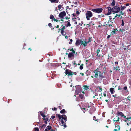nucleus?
Here are the masks:
<instances>
[{
    "mask_svg": "<svg viewBox=\"0 0 131 131\" xmlns=\"http://www.w3.org/2000/svg\"><path fill=\"white\" fill-rule=\"evenodd\" d=\"M80 13L78 10H77L76 11V14H77L78 15H79L80 14Z\"/></svg>",
    "mask_w": 131,
    "mask_h": 131,
    "instance_id": "obj_41",
    "label": "nucleus"
},
{
    "mask_svg": "<svg viewBox=\"0 0 131 131\" xmlns=\"http://www.w3.org/2000/svg\"><path fill=\"white\" fill-rule=\"evenodd\" d=\"M68 57L69 58H72L73 59L74 58V53L70 52L69 53L68 56Z\"/></svg>",
    "mask_w": 131,
    "mask_h": 131,
    "instance_id": "obj_11",
    "label": "nucleus"
},
{
    "mask_svg": "<svg viewBox=\"0 0 131 131\" xmlns=\"http://www.w3.org/2000/svg\"><path fill=\"white\" fill-rule=\"evenodd\" d=\"M87 42H84V43L83 40L82 41V43L81 44V45H83L84 47H85L87 46Z\"/></svg>",
    "mask_w": 131,
    "mask_h": 131,
    "instance_id": "obj_22",
    "label": "nucleus"
},
{
    "mask_svg": "<svg viewBox=\"0 0 131 131\" xmlns=\"http://www.w3.org/2000/svg\"><path fill=\"white\" fill-rule=\"evenodd\" d=\"M92 38V37H89L88 38V41H89V42H90L91 41V39Z\"/></svg>",
    "mask_w": 131,
    "mask_h": 131,
    "instance_id": "obj_48",
    "label": "nucleus"
},
{
    "mask_svg": "<svg viewBox=\"0 0 131 131\" xmlns=\"http://www.w3.org/2000/svg\"><path fill=\"white\" fill-rule=\"evenodd\" d=\"M131 119V117H127V118H126L125 120H124V121L126 122H128L129 121V119Z\"/></svg>",
    "mask_w": 131,
    "mask_h": 131,
    "instance_id": "obj_25",
    "label": "nucleus"
},
{
    "mask_svg": "<svg viewBox=\"0 0 131 131\" xmlns=\"http://www.w3.org/2000/svg\"><path fill=\"white\" fill-rule=\"evenodd\" d=\"M110 36H111L110 35H108L107 37V38L108 39V38H110Z\"/></svg>",
    "mask_w": 131,
    "mask_h": 131,
    "instance_id": "obj_63",
    "label": "nucleus"
},
{
    "mask_svg": "<svg viewBox=\"0 0 131 131\" xmlns=\"http://www.w3.org/2000/svg\"><path fill=\"white\" fill-rule=\"evenodd\" d=\"M127 86H125V87H124L123 89L124 90H127Z\"/></svg>",
    "mask_w": 131,
    "mask_h": 131,
    "instance_id": "obj_55",
    "label": "nucleus"
},
{
    "mask_svg": "<svg viewBox=\"0 0 131 131\" xmlns=\"http://www.w3.org/2000/svg\"><path fill=\"white\" fill-rule=\"evenodd\" d=\"M49 1L51 2L52 3H58L59 1V0H49Z\"/></svg>",
    "mask_w": 131,
    "mask_h": 131,
    "instance_id": "obj_16",
    "label": "nucleus"
},
{
    "mask_svg": "<svg viewBox=\"0 0 131 131\" xmlns=\"http://www.w3.org/2000/svg\"><path fill=\"white\" fill-rule=\"evenodd\" d=\"M60 121L61 122V123L62 124H64V121L63 119H60Z\"/></svg>",
    "mask_w": 131,
    "mask_h": 131,
    "instance_id": "obj_51",
    "label": "nucleus"
},
{
    "mask_svg": "<svg viewBox=\"0 0 131 131\" xmlns=\"http://www.w3.org/2000/svg\"><path fill=\"white\" fill-rule=\"evenodd\" d=\"M70 41L69 42V43L70 44H72V41L73 40L72 39H70Z\"/></svg>",
    "mask_w": 131,
    "mask_h": 131,
    "instance_id": "obj_47",
    "label": "nucleus"
},
{
    "mask_svg": "<svg viewBox=\"0 0 131 131\" xmlns=\"http://www.w3.org/2000/svg\"><path fill=\"white\" fill-rule=\"evenodd\" d=\"M120 118L117 116H116L113 119V121L114 122H119V121Z\"/></svg>",
    "mask_w": 131,
    "mask_h": 131,
    "instance_id": "obj_12",
    "label": "nucleus"
},
{
    "mask_svg": "<svg viewBox=\"0 0 131 131\" xmlns=\"http://www.w3.org/2000/svg\"><path fill=\"white\" fill-rule=\"evenodd\" d=\"M64 23H67V24L66 25V26L67 27H68V26L70 27L71 26V24L70 23V22H69V21H65Z\"/></svg>",
    "mask_w": 131,
    "mask_h": 131,
    "instance_id": "obj_24",
    "label": "nucleus"
},
{
    "mask_svg": "<svg viewBox=\"0 0 131 131\" xmlns=\"http://www.w3.org/2000/svg\"><path fill=\"white\" fill-rule=\"evenodd\" d=\"M117 114L118 116H121L122 117L124 116V114L121 112H118Z\"/></svg>",
    "mask_w": 131,
    "mask_h": 131,
    "instance_id": "obj_15",
    "label": "nucleus"
},
{
    "mask_svg": "<svg viewBox=\"0 0 131 131\" xmlns=\"http://www.w3.org/2000/svg\"><path fill=\"white\" fill-rule=\"evenodd\" d=\"M118 90H122V89L121 88H120V86H119L118 87Z\"/></svg>",
    "mask_w": 131,
    "mask_h": 131,
    "instance_id": "obj_59",
    "label": "nucleus"
},
{
    "mask_svg": "<svg viewBox=\"0 0 131 131\" xmlns=\"http://www.w3.org/2000/svg\"><path fill=\"white\" fill-rule=\"evenodd\" d=\"M65 73L66 75H68L69 76H72L74 74V73L72 72L68 69L66 70Z\"/></svg>",
    "mask_w": 131,
    "mask_h": 131,
    "instance_id": "obj_6",
    "label": "nucleus"
},
{
    "mask_svg": "<svg viewBox=\"0 0 131 131\" xmlns=\"http://www.w3.org/2000/svg\"><path fill=\"white\" fill-rule=\"evenodd\" d=\"M120 8L118 6H114L112 8L113 10V13H117L120 11Z\"/></svg>",
    "mask_w": 131,
    "mask_h": 131,
    "instance_id": "obj_3",
    "label": "nucleus"
},
{
    "mask_svg": "<svg viewBox=\"0 0 131 131\" xmlns=\"http://www.w3.org/2000/svg\"><path fill=\"white\" fill-rule=\"evenodd\" d=\"M47 128L49 130H50L51 128V126L49 125L47 126Z\"/></svg>",
    "mask_w": 131,
    "mask_h": 131,
    "instance_id": "obj_33",
    "label": "nucleus"
},
{
    "mask_svg": "<svg viewBox=\"0 0 131 131\" xmlns=\"http://www.w3.org/2000/svg\"><path fill=\"white\" fill-rule=\"evenodd\" d=\"M52 110L53 111H56L57 110V108L54 107L53 108H52Z\"/></svg>",
    "mask_w": 131,
    "mask_h": 131,
    "instance_id": "obj_50",
    "label": "nucleus"
},
{
    "mask_svg": "<svg viewBox=\"0 0 131 131\" xmlns=\"http://www.w3.org/2000/svg\"><path fill=\"white\" fill-rule=\"evenodd\" d=\"M56 115L57 116L59 119L60 120L62 118L64 120L65 122L67 121V117L66 115H60L58 114H56Z\"/></svg>",
    "mask_w": 131,
    "mask_h": 131,
    "instance_id": "obj_4",
    "label": "nucleus"
},
{
    "mask_svg": "<svg viewBox=\"0 0 131 131\" xmlns=\"http://www.w3.org/2000/svg\"><path fill=\"white\" fill-rule=\"evenodd\" d=\"M126 8V7L125 6H121V10H123L124 9Z\"/></svg>",
    "mask_w": 131,
    "mask_h": 131,
    "instance_id": "obj_32",
    "label": "nucleus"
},
{
    "mask_svg": "<svg viewBox=\"0 0 131 131\" xmlns=\"http://www.w3.org/2000/svg\"><path fill=\"white\" fill-rule=\"evenodd\" d=\"M91 10L94 12L97 13H100L102 12L103 9L102 8H101L93 9H91Z\"/></svg>",
    "mask_w": 131,
    "mask_h": 131,
    "instance_id": "obj_2",
    "label": "nucleus"
},
{
    "mask_svg": "<svg viewBox=\"0 0 131 131\" xmlns=\"http://www.w3.org/2000/svg\"><path fill=\"white\" fill-rule=\"evenodd\" d=\"M124 31V30L123 29H120L119 30V31H121V32H122Z\"/></svg>",
    "mask_w": 131,
    "mask_h": 131,
    "instance_id": "obj_56",
    "label": "nucleus"
},
{
    "mask_svg": "<svg viewBox=\"0 0 131 131\" xmlns=\"http://www.w3.org/2000/svg\"><path fill=\"white\" fill-rule=\"evenodd\" d=\"M65 26H63V27L61 28V29L64 30V29H65Z\"/></svg>",
    "mask_w": 131,
    "mask_h": 131,
    "instance_id": "obj_57",
    "label": "nucleus"
},
{
    "mask_svg": "<svg viewBox=\"0 0 131 131\" xmlns=\"http://www.w3.org/2000/svg\"><path fill=\"white\" fill-rule=\"evenodd\" d=\"M116 30H117V29L116 28L114 29L111 32L112 35H113L116 34L115 32Z\"/></svg>",
    "mask_w": 131,
    "mask_h": 131,
    "instance_id": "obj_26",
    "label": "nucleus"
},
{
    "mask_svg": "<svg viewBox=\"0 0 131 131\" xmlns=\"http://www.w3.org/2000/svg\"><path fill=\"white\" fill-rule=\"evenodd\" d=\"M66 15V13L64 11L60 12L58 16L60 18H62Z\"/></svg>",
    "mask_w": 131,
    "mask_h": 131,
    "instance_id": "obj_8",
    "label": "nucleus"
},
{
    "mask_svg": "<svg viewBox=\"0 0 131 131\" xmlns=\"http://www.w3.org/2000/svg\"><path fill=\"white\" fill-rule=\"evenodd\" d=\"M127 99L129 101H130L131 99V97L129 96L127 97Z\"/></svg>",
    "mask_w": 131,
    "mask_h": 131,
    "instance_id": "obj_46",
    "label": "nucleus"
},
{
    "mask_svg": "<svg viewBox=\"0 0 131 131\" xmlns=\"http://www.w3.org/2000/svg\"><path fill=\"white\" fill-rule=\"evenodd\" d=\"M48 115H47V116L46 117H44L43 118V121H44V123L46 124H47V121L49 119V117H47Z\"/></svg>",
    "mask_w": 131,
    "mask_h": 131,
    "instance_id": "obj_14",
    "label": "nucleus"
},
{
    "mask_svg": "<svg viewBox=\"0 0 131 131\" xmlns=\"http://www.w3.org/2000/svg\"><path fill=\"white\" fill-rule=\"evenodd\" d=\"M34 129L35 131H39V128L37 127H35Z\"/></svg>",
    "mask_w": 131,
    "mask_h": 131,
    "instance_id": "obj_42",
    "label": "nucleus"
},
{
    "mask_svg": "<svg viewBox=\"0 0 131 131\" xmlns=\"http://www.w3.org/2000/svg\"><path fill=\"white\" fill-rule=\"evenodd\" d=\"M104 16V15L103 14H101V15H98L97 17L98 18H101L102 17H103Z\"/></svg>",
    "mask_w": 131,
    "mask_h": 131,
    "instance_id": "obj_35",
    "label": "nucleus"
},
{
    "mask_svg": "<svg viewBox=\"0 0 131 131\" xmlns=\"http://www.w3.org/2000/svg\"><path fill=\"white\" fill-rule=\"evenodd\" d=\"M46 126V125L45 124H43L41 127V129H43V128H45Z\"/></svg>",
    "mask_w": 131,
    "mask_h": 131,
    "instance_id": "obj_37",
    "label": "nucleus"
},
{
    "mask_svg": "<svg viewBox=\"0 0 131 131\" xmlns=\"http://www.w3.org/2000/svg\"><path fill=\"white\" fill-rule=\"evenodd\" d=\"M70 50L71 51H72V53H75V51L73 49V48H72L71 49H70Z\"/></svg>",
    "mask_w": 131,
    "mask_h": 131,
    "instance_id": "obj_40",
    "label": "nucleus"
},
{
    "mask_svg": "<svg viewBox=\"0 0 131 131\" xmlns=\"http://www.w3.org/2000/svg\"><path fill=\"white\" fill-rule=\"evenodd\" d=\"M54 20L57 22L58 21H59V22L60 23V20H58L55 18L54 19Z\"/></svg>",
    "mask_w": 131,
    "mask_h": 131,
    "instance_id": "obj_53",
    "label": "nucleus"
},
{
    "mask_svg": "<svg viewBox=\"0 0 131 131\" xmlns=\"http://www.w3.org/2000/svg\"><path fill=\"white\" fill-rule=\"evenodd\" d=\"M99 69L97 68L93 72V73H95L94 77L96 78L98 77L99 75V74L100 73V71H99Z\"/></svg>",
    "mask_w": 131,
    "mask_h": 131,
    "instance_id": "obj_5",
    "label": "nucleus"
},
{
    "mask_svg": "<svg viewBox=\"0 0 131 131\" xmlns=\"http://www.w3.org/2000/svg\"><path fill=\"white\" fill-rule=\"evenodd\" d=\"M84 89L85 90H87V89H88V86L86 85H85L84 86Z\"/></svg>",
    "mask_w": 131,
    "mask_h": 131,
    "instance_id": "obj_45",
    "label": "nucleus"
},
{
    "mask_svg": "<svg viewBox=\"0 0 131 131\" xmlns=\"http://www.w3.org/2000/svg\"><path fill=\"white\" fill-rule=\"evenodd\" d=\"M51 117L52 119H54L55 118V116H51Z\"/></svg>",
    "mask_w": 131,
    "mask_h": 131,
    "instance_id": "obj_62",
    "label": "nucleus"
},
{
    "mask_svg": "<svg viewBox=\"0 0 131 131\" xmlns=\"http://www.w3.org/2000/svg\"><path fill=\"white\" fill-rule=\"evenodd\" d=\"M79 97L81 99H83L84 98V96L83 94H80L79 95Z\"/></svg>",
    "mask_w": 131,
    "mask_h": 131,
    "instance_id": "obj_19",
    "label": "nucleus"
},
{
    "mask_svg": "<svg viewBox=\"0 0 131 131\" xmlns=\"http://www.w3.org/2000/svg\"><path fill=\"white\" fill-rule=\"evenodd\" d=\"M99 80H101L102 79L105 78V76L103 74V72L101 73L100 71V73L99 75Z\"/></svg>",
    "mask_w": 131,
    "mask_h": 131,
    "instance_id": "obj_10",
    "label": "nucleus"
},
{
    "mask_svg": "<svg viewBox=\"0 0 131 131\" xmlns=\"http://www.w3.org/2000/svg\"><path fill=\"white\" fill-rule=\"evenodd\" d=\"M114 131H118V130L117 129H115L114 130Z\"/></svg>",
    "mask_w": 131,
    "mask_h": 131,
    "instance_id": "obj_64",
    "label": "nucleus"
},
{
    "mask_svg": "<svg viewBox=\"0 0 131 131\" xmlns=\"http://www.w3.org/2000/svg\"><path fill=\"white\" fill-rule=\"evenodd\" d=\"M40 114L43 117H46V116L42 113V112H40Z\"/></svg>",
    "mask_w": 131,
    "mask_h": 131,
    "instance_id": "obj_29",
    "label": "nucleus"
},
{
    "mask_svg": "<svg viewBox=\"0 0 131 131\" xmlns=\"http://www.w3.org/2000/svg\"><path fill=\"white\" fill-rule=\"evenodd\" d=\"M81 109L82 111H83V110H84L85 111H87L88 110V109L87 108V107L85 108V107L83 108L81 107Z\"/></svg>",
    "mask_w": 131,
    "mask_h": 131,
    "instance_id": "obj_31",
    "label": "nucleus"
},
{
    "mask_svg": "<svg viewBox=\"0 0 131 131\" xmlns=\"http://www.w3.org/2000/svg\"><path fill=\"white\" fill-rule=\"evenodd\" d=\"M96 89L100 92H101L102 91V88L99 86H96Z\"/></svg>",
    "mask_w": 131,
    "mask_h": 131,
    "instance_id": "obj_17",
    "label": "nucleus"
},
{
    "mask_svg": "<svg viewBox=\"0 0 131 131\" xmlns=\"http://www.w3.org/2000/svg\"><path fill=\"white\" fill-rule=\"evenodd\" d=\"M100 49H97V50L96 53H97V55H96V56H97L98 57H99L100 56V55H99V54L100 52Z\"/></svg>",
    "mask_w": 131,
    "mask_h": 131,
    "instance_id": "obj_28",
    "label": "nucleus"
},
{
    "mask_svg": "<svg viewBox=\"0 0 131 131\" xmlns=\"http://www.w3.org/2000/svg\"><path fill=\"white\" fill-rule=\"evenodd\" d=\"M115 127L118 129V130H120V127L119 125L115 126Z\"/></svg>",
    "mask_w": 131,
    "mask_h": 131,
    "instance_id": "obj_38",
    "label": "nucleus"
},
{
    "mask_svg": "<svg viewBox=\"0 0 131 131\" xmlns=\"http://www.w3.org/2000/svg\"><path fill=\"white\" fill-rule=\"evenodd\" d=\"M48 25L49 27H50V28H51L52 27V24L51 23H49L48 24Z\"/></svg>",
    "mask_w": 131,
    "mask_h": 131,
    "instance_id": "obj_43",
    "label": "nucleus"
},
{
    "mask_svg": "<svg viewBox=\"0 0 131 131\" xmlns=\"http://www.w3.org/2000/svg\"><path fill=\"white\" fill-rule=\"evenodd\" d=\"M58 10H60V9L62 8V6L61 5H59L58 6Z\"/></svg>",
    "mask_w": 131,
    "mask_h": 131,
    "instance_id": "obj_34",
    "label": "nucleus"
},
{
    "mask_svg": "<svg viewBox=\"0 0 131 131\" xmlns=\"http://www.w3.org/2000/svg\"><path fill=\"white\" fill-rule=\"evenodd\" d=\"M130 4L129 3H127L125 5L126 6H128L129 5H130Z\"/></svg>",
    "mask_w": 131,
    "mask_h": 131,
    "instance_id": "obj_60",
    "label": "nucleus"
},
{
    "mask_svg": "<svg viewBox=\"0 0 131 131\" xmlns=\"http://www.w3.org/2000/svg\"><path fill=\"white\" fill-rule=\"evenodd\" d=\"M117 16L118 17L121 16V15L119 14H116V15L115 16V17H116Z\"/></svg>",
    "mask_w": 131,
    "mask_h": 131,
    "instance_id": "obj_52",
    "label": "nucleus"
},
{
    "mask_svg": "<svg viewBox=\"0 0 131 131\" xmlns=\"http://www.w3.org/2000/svg\"><path fill=\"white\" fill-rule=\"evenodd\" d=\"M59 108L60 109H61L63 107V106L62 105L59 106Z\"/></svg>",
    "mask_w": 131,
    "mask_h": 131,
    "instance_id": "obj_49",
    "label": "nucleus"
},
{
    "mask_svg": "<svg viewBox=\"0 0 131 131\" xmlns=\"http://www.w3.org/2000/svg\"><path fill=\"white\" fill-rule=\"evenodd\" d=\"M106 9L108 10V12L107 13L106 15H109L111 14L112 12H113V10H112V8H111V7H107L106 8Z\"/></svg>",
    "mask_w": 131,
    "mask_h": 131,
    "instance_id": "obj_7",
    "label": "nucleus"
},
{
    "mask_svg": "<svg viewBox=\"0 0 131 131\" xmlns=\"http://www.w3.org/2000/svg\"><path fill=\"white\" fill-rule=\"evenodd\" d=\"M83 67L82 66H80V69L81 70H82L83 69Z\"/></svg>",
    "mask_w": 131,
    "mask_h": 131,
    "instance_id": "obj_58",
    "label": "nucleus"
},
{
    "mask_svg": "<svg viewBox=\"0 0 131 131\" xmlns=\"http://www.w3.org/2000/svg\"><path fill=\"white\" fill-rule=\"evenodd\" d=\"M66 112V111L65 109H63L60 111V112L61 114H63L65 113Z\"/></svg>",
    "mask_w": 131,
    "mask_h": 131,
    "instance_id": "obj_30",
    "label": "nucleus"
},
{
    "mask_svg": "<svg viewBox=\"0 0 131 131\" xmlns=\"http://www.w3.org/2000/svg\"><path fill=\"white\" fill-rule=\"evenodd\" d=\"M90 23L92 24L93 25H94V22L92 21H90Z\"/></svg>",
    "mask_w": 131,
    "mask_h": 131,
    "instance_id": "obj_54",
    "label": "nucleus"
},
{
    "mask_svg": "<svg viewBox=\"0 0 131 131\" xmlns=\"http://www.w3.org/2000/svg\"><path fill=\"white\" fill-rule=\"evenodd\" d=\"M93 120L95 121H97V119L96 118L95 116H94L93 117Z\"/></svg>",
    "mask_w": 131,
    "mask_h": 131,
    "instance_id": "obj_39",
    "label": "nucleus"
},
{
    "mask_svg": "<svg viewBox=\"0 0 131 131\" xmlns=\"http://www.w3.org/2000/svg\"><path fill=\"white\" fill-rule=\"evenodd\" d=\"M95 111V108L94 107H92L90 108V113L92 114V113Z\"/></svg>",
    "mask_w": 131,
    "mask_h": 131,
    "instance_id": "obj_13",
    "label": "nucleus"
},
{
    "mask_svg": "<svg viewBox=\"0 0 131 131\" xmlns=\"http://www.w3.org/2000/svg\"><path fill=\"white\" fill-rule=\"evenodd\" d=\"M111 22V23H113V22H112L111 20H109L108 22V25L109 27H110V26L113 27L111 23H110Z\"/></svg>",
    "mask_w": 131,
    "mask_h": 131,
    "instance_id": "obj_18",
    "label": "nucleus"
},
{
    "mask_svg": "<svg viewBox=\"0 0 131 131\" xmlns=\"http://www.w3.org/2000/svg\"><path fill=\"white\" fill-rule=\"evenodd\" d=\"M115 2L114 0H112V2L111 4V5L112 6H114L115 5Z\"/></svg>",
    "mask_w": 131,
    "mask_h": 131,
    "instance_id": "obj_27",
    "label": "nucleus"
},
{
    "mask_svg": "<svg viewBox=\"0 0 131 131\" xmlns=\"http://www.w3.org/2000/svg\"><path fill=\"white\" fill-rule=\"evenodd\" d=\"M90 106L89 105V104L88 103H86L84 105V107L86 108L87 107V108H89Z\"/></svg>",
    "mask_w": 131,
    "mask_h": 131,
    "instance_id": "obj_23",
    "label": "nucleus"
},
{
    "mask_svg": "<svg viewBox=\"0 0 131 131\" xmlns=\"http://www.w3.org/2000/svg\"><path fill=\"white\" fill-rule=\"evenodd\" d=\"M82 40H81H81L79 39L77 40L76 42L75 45L76 46H78L80 44L81 45V44L82 43Z\"/></svg>",
    "mask_w": 131,
    "mask_h": 131,
    "instance_id": "obj_9",
    "label": "nucleus"
},
{
    "mask_svg": "<svg viewBox=\"0 0 131 131\" xmlns=\"http://www.w3.org/2000/svg\"><path fill=\"white\" fill-rule=\"evenodd\" d=\"M61 35H63L64 36L65 35H64V30L61 29Z\"/></svg>",
    "mask_w": 131,
    "mask_h": 131,
    "instance_id": "obj_36",
    "label": "nucleus"
},
{
    "mask_svg": "<svg viewBox=\"0 0 131 131\" xmlns=\"http://www.w3.org/2000/svg\"><path fill=\"white\" fill-rule=\"evenodd\" d=\"M92 13L90 11H87L85 13V16L87 20H90V18L93 16Z\"/></svg>",
    "mask_w": 131,
    "mask_h": 131,
    "instance_id": "obj_1",
    "label": "nucleus"
},
{
    "mask_svg": "<svg viewBox=\"0 0 131 131\" xmlns=\"http://www.w3.org/2000/svg\"><path fill=\"white\" fill-rule=\"evenodd\" d=\"M50 19H51L52 21L53 20H54V19H55L53 16L52 15H50Z\"/></svg>",
    "mask_w": 131,
    "mask_h": 131,
    "instance_id": "obj_20",
    "label": "nucleus"
},
{
    "mask_svg": "<svg viewBox=\"0 0 131 131\" xmlns=\"http://www.w3.org/2000/svg\"><path fill=\"white\" fill-rule=\"evenodd\" d=\"M110 90L111 93L112 94L114 93V92H115V91L114 90V88H110Z\"/></svg>",
    "mask_w": 131,
    "mask_h": 131,
    "instance_id": "obj_21",
    "label": "nucleus"
},
{
    "mask_svg": "<svg viewBox=\"0 0 131 131\" xmlns=\"http://www.w3.org/2000/svg\"><path fill=\"white\" fill-rule=\"evenodd\" d=\"M72 15L74 17V18H75V16H76V15L75 14H73Z\"/></svg>",
    "mask_w": 131,
    "mask_h": 131,
    "instance_id": "obj_61",
    "label": "nucleus"
},
{
    "mask_svg": "<svg viewBox=\"0 0 131 131\" xmlns=\"http://www.w3.org/2000/svg\"><path fill=\"white\" fill-rule=\"evenodd\" d=\"M119 14L121 15H123L124 14V13L122 11H120L119 12Z\"/></svg>",
    "mask_w": 131,
    "mask_h": 131,
    "instance_id": "obj_44",
    "label": "nucleus"
}]
</instances>
